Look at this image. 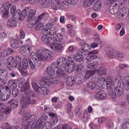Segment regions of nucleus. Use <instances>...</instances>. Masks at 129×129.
I'll list each match as a JSON object with an SVG mask.
<instances>
[{
  "label": "nucleus",
  "instance_id": "obj_40",
  "mask_svg": "<svg viewBox=\"0 0 129 129\" xmlns=\"http://www.w3.org/2000/svg\"><path fill=\"white\" fill-rule=\"evenodd\" d=\"M115 5L111 6L109 8V12L112 14L114 15L116 14L117 12V9Z\"/></svg>",
  "mask_w": 129,
  "mask_h": 129
},
{
  "label": "nucleus",
  "instance_id": "obj_52",
  "mask_svg": "<svg viewBox=\"0 0 129 129\" xmlns=\"http://www.w3.org/2000/svg\"><path fill=\"white\" fill-rule=\"evenodd\" d=\"M9 12V10L4 9L3 14V16L5 18H7L8 17V15Z\"/></svg>",
  "mask_w": 129,
  "mask_h": 129
},
{
  "label": "nucleus",
  "instance_id": "obj_48",
  "mask_svg": "<svg viewBox=\"0 0 129 129\" xmlns=\"http://www.w3.org/2000/svg\"><path fill=\"white\" fill-rule=\"evenodd\" d=\"M96 57L97 56L96 55L89 54V55L87 57L86 59L88 61H90L93 59L96 58Z\"/></svg>",
  "mask_w": 129,
  "mask_h": 129
},
{
  "label": "nucleus",
  "instance_id": "obj_26",
  "mask_svg": "<svg viewBox=\"0 0 129 129\" xmlns=\"http://www.w3.org/2000/svg\"><path fill=\"white\" fill-rule=\"evenodd\" d=\"M74 78L71 77H67L66 82L67 85L70 86H73L74 85Z\"/></svg>",
  "mask_w": 129,
  "mask_h": 129
},
{
  "label": "nucleus",
  "instance_id": "obj_28",
  "mask_svg": "<svg viewBox=\"0 0 129 129\" xmlns=\"http://www.w3.org/2000/svg\"><path fill=\"white\" fill-rule=\"evenodd\" d=\"M16 60L17 63L18 64V69L20 70L22 69V66L21 64L22 59L21 56L17 55L16 57Z\"/></svg>",
  "mask_w": 129,
  "mask_h": 129
},
{
  "label": "nucleus",
  "instance_id": "obj_8",
  "mask_svg": "<svg viewBox=\"0 0 129 129\" xmlns=\"http://www.w3.org/2000/svg\"><path fill=\"white\" fill-rule=\"evenodd\" d=\"M114 83L113 87L114 88L115 93L118 96H121L124 92V89L121 86L120 81L118 79H116Z\"/></svg>",
  "mask_w": 129,
  "mask_h": 129
},
{
  "label": "nucleus",
  "instance_id": "obj_24",
  "mask_svg": "<svg viewBox=\"0 0 129 129\" xmlns=\"http://www.w3.org/2000/svg\"><path fill=\"white\" fill-rule=\"evenodd\" d=\"M48 31V35L51 36V38H53L54 41H56L57 40V39L55 37H56L57 35H56V31L55 29L54 28L53 29H51Z\"/></svg>",
  "mask_w": 129,
  "mask_h": 129
},
{
  "label": "nucleus",
  "instance_id": "obj_51",
  "mask_svg": "<svg viewBox=\"0 0 129 129\" xmlns=\"http://www.w3.org/2000/svg\"><path fill=\"white\" fill-rule=\"evenodd\" d=\"M121 8L122 9V11L123 14H127L129 12L128 9L126 7H122V6H121Z\"/></svg>",
  "mask_w": 129,
  "mask_h": 129
},
{
  "label": "nucleus",
  "instance_id": "obj_43",
  "mask_svg": "<svg viewBox=\"0 0 129 129\" xmlns=\"http://www.w3.org/2000/svg\"><path fill=\"white\" fill-rule=\"evenodd\" d=\"M43 121L40 119H38L35 124L36 129H39L42 125Z\"/></svg>",
  "mask_w": 129,
  "mask_h": 129
},
{
  "label": "nucleus",
  "instance_id": "obj_44",
  "mask_svg": "<svg viewBox=\"0 0 129 129\" xmlns=\"http://www.w3.org/2000/svg\"><path fill=\"white\" fill-rule=\"evenodd\" d=\"M43 27V24L42 23H39L36 25L35 27V29L36 30L39 31L42 30Z\"/></svg>",
  "mask_w": 129,
  "mask_h": 129
},
{
  "label": "nucleus",
  "instance_id": "obj_38",
  "mask_svg": "<svg viewBox=\"0 0 129 129\" xmlns=\"http://www.w3.org/2000/svg\"><path fill=\"white\" fill-rule=\"evenodd\" d=\"M63 57H60L58 58L57 61V63L58 68H63V65H62L63 60Z\"/></svg>",
  "mask_w": 129,
  "mask_h": 129
},
{
  "label": "nucleus",
  "instance_id": "obj_46",
  "mask_svg": "<svg viewBox=\"0 0 129 129\" xmlns=\"http://www.w3.org/2000/svg\"><path fill=\"white\" fill-rule=\"evenodd\" d=\"M3 5V7L4 8V9L8 10H9V9L12 6L11 3L7 2L4 3Z\"/></svg>",
  "mask_w": 129,
  "mask_h": 129
},
{
  "label": "nucleus",
  "instance_id": "obj_23",
  "mask_svg": "<svg viewBox=\"0 0 129 129\" xmlns=\"http://www.w3.org/2000/svg\"><path fill=\"white\" fill-rule=\"evenodd\" d=\"M27 60L28 62L31 69H34L35 68V65L34 64L35 61L34 55L30 56V58H28Z\"/></svg>",
  "mask_w": 129,
  "mask_h": 129
},
{
  "label": "nucleus",
  "instance_id": "obj_62",
  "mask_svg": "<svg viewBox=\"0 0 129 129\" xmlns=\"http://www.w3.org/2000/svg\"><path fill=\"white\" fill-rule=\"evenodd\" d=\"M1 55L3 57H6L9 55L7 51L6 50L3 51L1 53Z\"/></svg>",
  "mask_w": 129,
  "mask_h": 129
},
{
  "label": "nucleus",
  "instance_id": "obj_22",
  "mask_svg": "<svg viewBox=\"0 0 129 129\" xmlns=\"http://www.w3.org/2000/svg\"><path fill=\"white\" fill-rule=\"evenodd\" d=\"M39 3L44 8H47L50 3L49 0H39Z\"/></svg>",
  "mask_w": 129,
  "mask_h": 129
},
{
  "label": "nucleus",
  "instance_id": "obj_49",
  "mask_svg": "<svg viewBox=\"0 0 129 129\" xmlns=\"http://www.w3.org/2000/svg\"><path fill=\"white\" fill-rule=\"evenodd\" d=\"M107 91L108 92L110 97L114 99L115 98L116 95L115 94V92L114 93L112 90H107Z\"/></svg>",
  "mask_w": 129,
  "mask_h": 129
},
{
  "label": "nucleus",
  "instance_id": "obj_2",
  "mask_svg": "<svg viewBox=\"0 0 129 129\" xmlns=\"http://www.w3.org/2000/svg\"><path fill=\"white\" fill-rule=\"evenodd\" d=\"M36 11L34 9H31L28 7L23 10L22 12V17L28 16L27 20L30 27H33L35 24L37 20V17L35 16Z\"/></svg>",
  "mask_w": 129,
  "mask_h": 129
},
{
  "label": "nucleus",
  "instance_id": "obj_55",
  "mask_svg": "<svg viewBox=\"0 0 129 129\" xmlns=\"http://www.w3.org/2000/svg\"><path fill=\"white\" fill-rule=\"evenodd\" d=\"M19 92V90L18 89H15L14 90H13L12 91V94L13 96L14 97H16Z\"/></svg>",
  "mask_w": 129,
  "mask_h": 129
},
{
  "label": "nucleus",
  "instance_id": "obj_29",
  "mask_svg": "<svg viewBox=\"0 0 129 129\" xmlns=\"http://www.w3.org/2000/svg\"><path fill=\"white\" fill-rule=\"evenodd\" d=\"M107 71L106 69L103 66L100 67L97 70V73L101 75L105 74Z\"/></svg>",
  "mask_w": 129,
  "mask_h": 129
},
{
  "label": "nucleus",
  "instance_id": "obj_9",
  "mask_svg": "<svg viewBox=\"0 0 129 129\" xmlns=\"http://www.w3.org/2000/svg\"><path fill=\"white\" fill-rule=\"evenodd\" d=\"M50 48L55 52L58 53L61 51L63 48L62 44L59 43L54 42L50 43Z\"/></svg>",
  "mask_w": 129,
  "mask_h": 129
},
{
  "label": "nucleus",
  "instance_id": "obj_34",
  "mask_svg": "<svg viewBox=\"0 0 129 129\" xmlns=\"http://www.w3.org/2000/svg\"><path fill=\"white\" fill-rule=\"evenodd\" d=\"M11 93H7L5 94H2L0 95V98L3 101H5L10 98Z\"/></svg>",
  "mask_w": 129,
  "mask_h": 129
},
{
  "label": "nucleus",
  "instance_id": "obj_21",
  "mask_svg": "<svg viewBox=\"0 0 129 129\" xmlns=\"http://www.w3.org/2000/svg\"><path fill=\"white\" fill-rule=\"evenodd\" d=\"M101 2L100 0H98L94 3L93 6V9L94 11H98L100 9Z\"/></svg>",
  "mask_w": 129,
  "mask_h": 129
},
{
  "label": "nucleus",
  "instance_id": "obj_16",
  "mask_svg": "<svg viewBox=\"0 0 129 129\" xmlns=\"http://www.w3.org/2000/svg\"><path fill=\"white\" fill-rule=\"evenodd\" d=\"M7 25L11 27H15L17 25V22L15 19L12 18L9 19L7 22Z\"/></svg>",
  "mask_w": 129,
  "mask_h": 129
},
{
  "label": "nucleus",
  "instance_id": "obj_37",
  "mask_svg": "<svg viewBox=\"0 0 129 129\" xmlns=\"http://www.w3.org/2000/svg\"><path fill=\"white\" fill-rule=\"evenodd\" d=\"M116 52L114 51L108 50L107 51V56L110 58H114L115 57V55Z\"/></svg>",
  "mask_w": 129,
  "mask_h": 129
},
{
  "label": "nucleus",
  "instance_id": "obj_32",
  "mask_svg": "<svg viewBox=\"0 0 129 129\" xmlns=\"http://www.w3.org/2000/svg\"><path fill=\"white\" fill-rule=\"evenodd\" d=\"M41 39L42 40L44 43H48L50 42L52 38L48 36L44 35L42 36Z\"/></svg>",
  "mask_w": 129,
  "mask_h": 129
},
{
  "label": "nucleus",
  "instance_id": "obj_11",
  "mask_svg": "<svg viewBox=\"0 0 129 129\" xmlns=\"http://www.w3.org/2000/svg\"><path fill=\"white\" fill-rule=\"evenodd\" d=\"M19 84L21 86L20 91L22 92L21 93H23L24 94H25L26 93L24 92L26 90H27V92L28 90H29L30 86L29 83L28 81H26L25 82L21 81L19 82Z\"/></svg>",
  "mask_w": 129,
  "mask_h": 129
},
{
  "label": "nucleus",
  "instance_id": "obj_61",
  "mask_svg": "<svg viewBox=\"0 0 129 129\" xmlns=\"http://www.w3.org/2000/svg\"><path fill=\"white\" fill-rule=\"evenodd\" d=\"M43 79H45V85H50L51 83H50V82H51V81H50V80H48L47 79V77H44L43 78Z\"/></svg>",
  "mask_w": 129,
  "mask_h": 129
},
{
  "label": "nucleus",
  "instance_id": "obj_53",
  "mask_svg": "<svg viewBox=\"0 0 129 129\" xmlns=\"http://www.w3.org/2000/svg\"><path fill=\"white\" fill-rule=\"evenodd\" d=\"M62 65H63V67H65V66L66 67L69 64V62L68 61L66 58L63 57Z\"/></svg>",
  "mask_w": 129,
  "mask_h": 129
},
{
  "label": "nucleus",
  "instance_id": "obj_64",
  "mask_svg": "<svg viewBox=\"0 0 129 129\" xmlns=\"http://www.w3.org/2000/svg\"><path fill=\"white\" fill-rule=\"evenodd\" d=\"M87 0H82V1L84 2L83 3V6L85 7H88L90 6V4L89 3H87L88 1H87Z\"/></svg>",
  "mask_w": 129,
  "mask_h": 129
},
{
  "label": "nucleus",
  "instance_id": "obj_12",
  "mask_svg": "<svg viewBox=\"0 0 129 129\" xmlns=\"http://www.w3.org/2000/svg\"><path fill=\"white\" fill-rule=\"evenodd\" d=\"M13 59V57H10L7 60L8 67L9 70H11L15 69L18 65L17 62L14 61Z\"/></svg>",
  "mask_w": 129,
  "mask_h": 129
},
{
  "label": "nucleus",
  "instance_id": "obj_31",
  "mask_svg": "<svg viewBox=\"0 0 129 129\" xmlns=\"http://www.w3.org/2000/svg\"><path fill=\"white\" fill-rule=\"evenodd\" d=\"M125 79L124 87L125 90L128 91L129 90V76H126Z\"/></svg>",
  "mask_w": 129,
  "mask_h": 129
},
{
  "label": "nucleus",
  "instance_id": "obj_35",
  "mask_svg": "<svg viewBox=\"0 0 129 129\" xmlns=\"http://www.w3.org/2000/svg\"><path fill=\"white\" fill-rule=\"evenodd\" d=\"M76 55V53L75 55H74V56H70L68 60V61L69 62V63H71V64H70L74 65L75 64L74 62V61L73 60H74L75 61L77 62H81L83 61L82 60L81 61H79L75 59V58Z\"/></svg>",
  "mask_w": 129,
  "mask_h": 129
},
{
  "label": "nucleus",
  "instance_id": "obj_14",
  "mask_svg": "<svg viewBox=\"0 0 129 129\" xmlns=\"http://www.w3.org/2000/svg\"><path fill=\"white\" fill-rule=\"evenodd\" d=\"M92 80L95 82L97 83V86L99 88H103L105 87V85L103 84V82L101 80H100L99 78L95 77H91ZM98 88H97V89Z\"/></svg>",
  "mask_w": 129,
  "mask_h": 129
},
{
  "label": "nucleus",
  "instance_id": "obj_50",
  "mask_svg": "<svg viewBox=\"0 0 129 129\" xmlns=\"http://www.w3.org/2000/svg\"><path fill=\"white\" fill-rule=\"evenodd\" d=\"M70 63L67 66H66L65 67H63L65 69H64L65 71L68 72L69 73H70L72 72L71 68L72 66H70Z\"/></svg>",
  "mask_w": 129,
  "mask_h": 129
},
{
  "label": "nucleus",
  "instance_id": "obj_63",
  "mask_svg": "<svg viewBox=\"0 0 129 129\" xmlns=\"http://www.w3.org/2000/svg\"><path fill=\"white\" fill-rule=\"evenodd\" d=\"M87 113L86 112H85L83 116L82 117V119L85 122H86L88 120V117L87 115L86 114V113Z\"/></svg>",
  "mask_w": 129,
  "mask_h": 129
},
{
  "label": "nucleus",
  "instance_id": "obj_59",
  "mask_svg": "<svg viewBox=\"0 0 129 129\" xmlns=\"http://www.w3.org/2000/svg\"><path fill=\"white\" fill-rule=\"evenodd\" d=\"M40 118L43 120H46L47 119V116L43 113H42L41 114Z\"/></svg>",
  "mask_w": 129,
  "mask_h": 129
},
{
  "label": "nucleus",
  "instance_id": "obj_17",
  "mask_svg": "<svg viewBox=\"0 0 129 129\" xmlns=\"http://www.w3.org/2000/svg\"><path fill=\"white\" fill-rule=\"evenodd\" d=\"M98 66V62L96 61H92L88 63L87 67L90 69L94 70Z\"/></svg>",
  "mask_w": 129,
  "mask_h": 129
},
{
  "label": "nucleus",
  "instance_id": "obj_18",
  "mask_svg": "<svg viewBox=\"0 0 129 129\" xmlns=\"http://www.w3.org/2000/svg\"><path fill=\"white\" fill-rule=\"evenodd\" d=\"M18 126H11L8 123H4L2 124L1 126L2 129H18Z\"/></svg>",
  "mask_w": 129,
  "mask_h": 129
},
{
  "label": "nucleus",
  "instance_id": "obj_39",
  "mask_svg": "<svg viewBox=\"0 0 129 129\" xmlns=\"http://www.w3.org/2000/svg\"><path fill=\"white\" fill-rule=\"evenodd\" d=\"M122 126L123 129H129V119H125L123 123Z\"/></svg>",
  "mask_w": 129,
  "mask_h": 129
},
{
  "label": "nucleus",
  "instance_id": "obj_6",
  "mask_svg": "<svg viewBox=\"0 0 129 129\" xmlns=\"http://www.w3.org/2000/svg\"><path fill=\"white\" fill-rule=\"evenodd\" d=\"M48 67H50L52 70L54 71V73H55L56 77L59 78H65L66 76L64 69V68H58L56 66L55 62L52 63L51 66Z\"/></svg>",
  "mask_w": 129,
  "mask_h": 129
},
{
  "label": "nucleus",
  "instance_id": "obj_4",
  "mask_svg": "<svg viewBox=\"0 0 129 129\" xmlns=\"http://www.w3.org/2000/svg\"><path fill=\"white\" fill-rule=\"evenodd\" d=\"M82 47L81 49L77 50L76 55L75 58L79 61L83 60V56L86 55L87 52L89 51L91 48L90 45L86 43L83 44Z\"/></svg>",
  "mask_w": 129,
  "mask_h": 129
},
{
  "label": "nucleus",
  "instance_id": "obj_27",
  "mask_svg": "<svg viewBox=\"0 0 129 129\" xmlns=\"http://www.w3.org/2000/svg\"><path fill=\"white\" fill-rule=\"evenodd\" d=\"M8 103L10 104L11 107L12 108H16L18 105V103L17 101L12 99L8 102Z\"/></svg>",
  "mask_w": 129,
  "mask_h": 129
},
{
  "label": "nucleus",
  "instance_id": "obj_5",
  "mask_svg": "<svg viewBox=\"0 0 129 129\" xmlns=\"http://www.w3.org/2000/svg\"><path fill=\"white\" fill-rule=\"evenodd\" d=\"M51 6L54 10H57L60 8L63 9L68 8L67 2L64 0H53L51 3Z\"/></svg>",
  "mask_w": 129,
  "mask_h": 129
},
{
  "label": "nucleus",
  "instance_id": "obj_3",
  "mask_svg": "<svg viewBox=\"0 0 129 129\" xmlns=\"http://www.w3.org/2000/svg\"><path fill=\"white\" fill-rule=\"evenodd\" d=\"M20 99L22 103L30 105L35 104L37 102L36 98L34 97L33 91L32 90H28L25 94L21 93Z\"/></svg>",
  "mask_w": 129,
  "mask_h": 129
},
{
  "label": "nucleus",
  "instance_id": "obj_10",
  "mask_svg": "<svg viewBox=\"0 0 129 129\" xmlns=\"http://www.w3.org/2000/svg\"><path fill=\"white\" fill-rule=\"evenodd\" d=\"M37 119V117L35 115H30L28 113L24 114L22 118V121L23 122H25L27 120H29L28 122L31 124L32 122V123H35Z\"/></svg>",
  "mask_w": 129,
  "mask_h": 129
},
{
  "label": "nucleus",
  "instance_id": "obj_36",
  "mask_svg": "<svg viewBox=\"0 0 129 129\" xmlns=\"http://www.w3.org/2000/svg\"><path fill=\"white\" fill-rule=\"evenodd\" d=\"M83 66L81 64H78L76 67L75 70L78 74H79L82 72L83 70Z\"/></svg>",
  "mask_w": 129,
  "mask_h": 129
},
{
  "label": "nucleus",
  "instance_id": "obj_47",
  "mask_svg": "<svg viewBox=\"0 0 129 129\" xmlns=\"http://www.w3.org/2000/svg\"><path fill=\"white\" fill-rule=\"evenodd\" d=\"M22 67L23 69H26L28 67V61L26 59H24L23 60Z\"/></svg>",
  "mask_w": 129,
  "mask_h": 129
},
{
  "label": "nucleus",
  "instance_id": "obj_13",
  "mask_svg": "<svg viewBox=\"0 0 129 129\" xmlns=\"http://www.w3.org/2000/svg\"><path fill=\"white\" fill-rule=\"evenodd\" d=\"M107 96L106 93L101 88H98L96 90V96L99 100H103L105 99Z\"/></svg>",
  "mask_w": 129,
  "mask_h": 129
},
{
  "label": "nucleus",
  "instance_id": "obj_1",
  "mask_svg": "<svg viewBox=\"0 0 129 129\" xmlns=\"http://www.w3.org/2000/svg\"><path fill=\"white\" fill-rule=\"evenodd\" d=\"M41 50H38L36 53V56L34 55L35 67V66H39L41 64V61H49L52 58L53 54L49 51H47L42 54Z\"/></svg>",
  "mask_w": 129,
  "mask_h": 129
},
{
  "label": "nucleus",
  "instance_id": "obj_15",
  "mask_svg": "<svg viewBox=\"0 0 129 129\" xmlns=\"http://www.w3.org/2000/svg\"><path fill=\"white\" fill-rule=\"evenodd\" d=\"M23 42L22 41L16 40H12L10 42L11 46L14 48H17L22 46Z\"/></svg>",
  "mask_w": 129,
  "mask_h": 129
},
{
  "label": "nucleus",
  "instance_id": "obj_7",
  "mask_svg": "<svg viewBox=\"0 0 129 129\" xmlns=\"http://www.w3.org/2000/svg\"><path fill=\"white\" fill-rule=\"evenodd\" d=\"M54 74V71L50 67H47L46 70L44 73V75L47 77V79L50 80V83L53 84H57L59 83V81L56 78H53V75Z\"/></svg>",
  "mask_w": 129,
  "mask_h": 129
},
{
  "label": "nucleus",
  "instance_id": "obj_56",
  "mask_svg": "<svg viewBox=\"0 0 129 129\" xmlns=\"http://www.w3.org/2000/svg\"><path fill=\"white\" fill-rule=\"evenodd\" d=\"M24 47L27 52V53L30 52L31 50V47L30 46L26 45Z\"/></svg>",
  "mask_w": 129,
  "mask_h": 129
},
{
  "label": "nucleus",
  "instance_id": "obj_57",
  "mask_svg": "<svg viewBox=\"0 0 129 129\" xmlns=\"http://www.w3.org/2000/svg\"><path fill=\"white\" fill-rule=\"evenodd\" d=\"M106 127L108 129H112L113 128V124L111 122L107 123L106 124Z\"/></svg>",
  "mask_w": 129,
  "mask_h": 129
},
{
  "label": "nucleus",
  "instance_id": "obj_42",
  "mask_svg": "<svg viewBox=\"0 0 129 129\" xmlns=\"http://www.w3.org/2000/svg\"><path fill=\"white\" fill-rule=\"evenodd\" d=\"M95 82L90 81L87 83V86L92 89H93L96 87V85Z\"/></svg>",
  "mask_w": 129,
  "mask_h": 129
},
{
  "label": "nucleus",
  "instance_id": "obj_20",
  "mask_svg": "<svg viewBox=\"0 0 129 129\" xmlns=\"http://www.w3.org/2000/svg\"><path fill=\"white\" fill-rule=\"evenodd\" d=\"M11 111L10 108L9 107L4 105L2 109L1 110V112L5 115L10 114Z\"/></svg>",
  "mask_w": 129,
  "mask_h": 129
},
{
  "label": "nucleus",
  "instance_id": "obj_60",
  "mask_svg": "<svg viewBox=\"0 0 129 129\" xmlns=\"http://www.w3.org/2000/svg\"><path fill=\"white\" fill-rule=\"evenodd\" d=\"M117 56L118 58H122L124 56V54L121 52H116Z\"/></svg>",
  "mask_w": 129,
  "mask_h": 129
},
{
  "label": "nucleus",
  "instance_id": "obj_30",
  "mask_svg": "<svg viewBox=\"0 0 129 129\" xmlns=\"http://www.w3.org/2000/svg\"><path fill=\"white\" fill-rule=\"evenodd\" d=\"M7 73L4 69L0 70V79H5L7 77Z\"/></svg>",
  "mask_w": 129,
  "mask_h": 129
},
{
  "label": "nucleus",
  "instance_id": "obj_54",
  "mask_svg": "<svg viewBox=\"0 0 129 129\" xmlns=\"http://www.w3.org/2000/svg\"><path fill=\"white\" fill-rule=\"evenodd\" d=\"M14 15L16 16L22 17V12H21L20 10L17 9L14 14Z\"/></svg>",
  "mask_w": 129,
  "mask_h": 129
},
{
  "label": "nucleus",
  "instance_id": "obj_25",
  "mask_svg": "<svg viewBox=\"0 0 129 129\" xmlns=\"http://www.w3.org/2000/svg\"><path fill=\"white\" fill-rule=\"evenodd\" d=\"M37 91L44 95H46L49 92V91L45 87L39 88Z\"/></svg>",
  "mask_w": 129,
  "mask_h": 129
},
{
  "label": "nucleus",
  "instance_id": "obj_33",
  "mask_svg": "<svg viewBox=\"0 0 129 129\" xmlns=\"http://www.w3.org/2000/svg\"><path fill=\"white\" fill-rule=\"evenodd\" d=\"M114 82H113L112 80L111 79L109 81V79H108V81L106 83V87L107 88V91L112 90V88L113 87V85H114Z\"/></svg>",
  "mask_w": 129,
  "mask_h": 129
},
{
  "label": "nucleus",
  "instance_id": "obj_41",
  "mask_svg": "<svg viewBox=\"0 0 129 129\" xmlns=\"http://www.w3.org/2000/svg\"><path fill=\"white\" fill-rule=\"evenodd\" d=\"M48 14L47 12H46L43 13L42 14L39 16L37 18V20L35 24H36L37 21L40 20L43 18H46L48 17Z\"/></svg>",
  "mask_w": 129,
  "mask_h": 129
},
{
  "label": "nucleus",
  "instance_id": "obj_45",
  "mask_svg": "<svg viewBox=\"0 0 129 129\" xmlns=\"http://www.w3.org/2000/svg\"><path fill=\"white\" fill-rule=\"evenodd\" d=\"M93 71H87L85 73V77L86 79H88L89 78L93 75Z\"/></svg>",
  "mask_w": 129,
  "mask_h": 129
},
{
  "label": "nucleus",
  "instance_id": "obj_19",
  "mask_svg": "<svg viewBox=\"0 0 129 129\" xmlns=\"http://www.w3.org/2000/svg\"><path fill=\"white\" fill-rule=\"evenodd\" d=\"M8 93H11V90L8 86H5L0 89V95Z\"/></svg>",
  "mask_w": 129,
  "mask_h": 129
},
{
  "label": "nucleus",
  "instance_id": "obj_58",
  "mask_svg": "<svg viewBox=\"0 0 129 129\" xmlns=\"http://www.w3.org/2000/svg\"><path fill=\"white\" fill-rule=\"evenodd\" d=\"M8 84L9 86H11L16 85V82L15 80H9L8 82Z\"/></svg>",
  "mask_w": 129,
  "mask_h": 129
}]
</instances>
